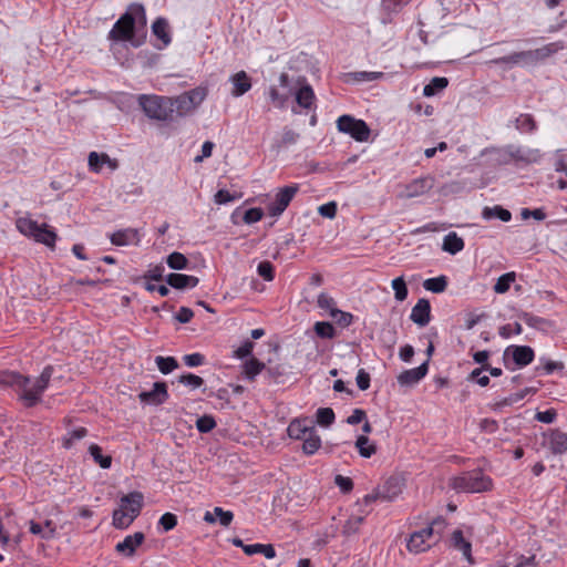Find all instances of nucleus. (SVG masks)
Here are the masks:
<instances>
[{"instance_id":"obj_16","label":"nucleus","mask_w":567,"mask_h":567,"mask_svg":"<svg viewBox=\"0 0 567 567\" xmlns=\"http://www.w3.org/2000/svg\"><path fill=\"white\" fill-rule=\"evenodd\" d=\"M410 319L420 327L426 326L431 320V305L426 299H420L412 308Z\"/></svg>"},{"instance_id":"obj_5","label":"nucleus","mask_w":567,"mask_h":567,"mask_svg":"<svg viewBox=\"0 0 567 567\" xmlns=\"http://www.w3.org/2000/svg\"><path fill=\"white\" fill-rule=\"evenodd\" d=\"M450 486L456 492L483 493L492 489L493 481L481 470H474L453 477Z\"/></svg>"},{"instance_id":"obj_39","label":"nucleus","mask_w":567,"mask_h":567,"mask_svg":"<svg viewBox=\"0 0 567 567\" xmlns=\"http://www.w3.org/2000/svg\"><path fill=\"white\" fill-rule=\"evenodd\" d=\"M313 330L318 337L322 339H333L336 337V329L332 323L328 321H318L313 326Z\"/></svg>"},{"instance_id":"obj_51","label":"nucleus","mask_w":567,"mask_h":567,"mask_svg":"<svg viewBox=\"0 0 567 567\" xmlns=\"http://www.w3.org/2000/svg\"><path fill=\"white\" fill-rule=\"evenodd\" d=\"M331 318L341 328H347V327L351 326L353 322V319H354L352 313L342 311L340 309H337L334 312H332Z\"/></svg>"},{"instance_id":"obj_30","label":"nucleus","mask_w":567,"mask_h":567,"mask_svg":"<svg viewBox=\"0 0 567 567\" xmlns=\"http://www.w3.org/2000/svg\"><path fill=\"white\" fill-rule=\"evenodd\" d=\"M355 447L360 456L364 458L371 457L377 452V446L371 443L367 435H359L355 441Z\"/></svg>"},{"instance_id":"obj_13","label":"nucleus","mask_w":567,"mask_h":567,"mask_svg":"<svg viewBox=\"0 0 567 567\" xmlns=\"http://www.w3.org/2000/svg\"><path fill=\"white\" fill-rule=\"evenodd\" d=\"M433 187V179L431 177H420L413 179L411 183L404 186V189L400 193L401 198H413L424 195Z\"/></svg>"},{"instance_id":"obj_31","label":"nucleus","mask_w":567,"mask_h":567,"mask_svg":"<svg viewBox=\"0 0 567 567\" xmlns=\"http://www.w3.org/2000/svg\"><path fill=\"white\" fill-rule=\"evenodd\" d=\"M244 553L248 556L255 554H262L266 558L270 559L276 556V551L272 545L252 544L244 547Z\"/></svg>"},{"instance_id":"obj_10","label":"nucleus","mask_w":567,"mask_h":567,"mask_svg":"<svg viewBox=\"0 0 567 567\" xmlns=\"http://www.w3.org/2000/svg\"><path fill=\"white\" fill-rule=\"evenodd\" d=\"M436 522H433L430 526L416 530L410 535L406 540V548L412 554L424 553L431 548V539L434 536V525Z\"/></svg>"},{"instance_id":"obj_23","label":"nucleus","mask_w":567,"mask_h":567,"mask_svg":"<svg viewBox=\"0 0 567 567\" xmlns=\"http://www.w3.org/2000/svg\"><path fill=\"white\" fill-rule=\"evenodd\" d=\"M152 32L158 40L162 41V45L158 47V49H163L171 43L172 38L169 34V25L165 18L159 17L153 22Z\"/></svg>"},{"instance_id":"obj_33","label":"nucleus","mask_w":567,"mask_h":567,"mask_svg":"<svg viewBox=\"0 0 567 567\" xmlns=\"http://www.w3.org/2000/svg\"><path fill=\"white\" fill-rule=\"evenodd\" d=\"M423 287L425 290L434 292V293H441L443 292L447 287V280L445 276H439L435 278H429L423 282Z\"/></svg>"},{"instance_id":"obj_46","label":"nucleus","mask_w":567,"mask_h":567,"mask_svg":"<svg viewBox=\"0 0 567 567\" xmlns=\"http://www.w3.org/2000/svg\"><path fill=\"white\" fill-rule=\"evenodd\" d=\"M483 216L487 219L496 217L502 221H509L512 218L511 212L501 206H495L494 208L486 207L483 212Z\"/></svg>"},{"instance_id":"obj_34","label":"nucleus","mask_w":567,"mask_h":567,"mask_svg":"<svg viewBox=\"0 0 567 567\" xmlns=\"http://www.w3.org/2000/svg\"><path fill=\"white\" fill-rule=\"evenodd\" d=\"M174 103V112L177 113V115L183 116L188 113H190L193 110V103L189 102V99L183 93L178 95L177 97L173 99Z\"/></svg>"},{"instance_id":"obj_50","label":"nucleus","mask_w":567,"mask_h":567,"mask_svg":"<svg viewBox=\"0 0 567 567\" xmlns=\"http://www.w3.org/2000/svg\"><path fill=\"white\" fill-rule=\"evenodd\" d=\"M392 288L398 301H404L408 297V288L403 277H398L392 280Z\"/></svg>"},{"instance_id":"obj_29","label":"nucleus","mask_w":567,"mask_h":567,"mask_svg":"<svg viewBox=\"0 0 567 567\" xmlns=\"http://www.w3.org/2000/svg\"><path fill=\"white\" fill-rule=\"evenodd\" d=\"M290 95H291V91L290 90H286L284 92H281L276 86H270L269 90H268L269 100L272 103V105L275 107H277V109H285L287 102L290 99Z\"/></svg>"},{"instance_id":"obj_18","label":"nucleus","mask_w":567,"mask_h":567,"mask_svg":"<svg viewBox=\"0 0 567 567\" xmlns=\"http://www.w3.org/2000/svg\"><path fill=\"white\" fill-rule=\"evenodd\" d=\"M115 246L137 245L141 240L138 230L135 228H125L113 233L110 237Z\"/></svg>"},{"instance_id":"obj_11","label":"nucleus","mask_w":567,"mask_h":567,"mask_svg":"<svg viewBox=\"0 0 567 567\" xmlns=\"http://www.w3.org/2000/svg\"><path fill=\"white\" fill-rule=\"evenodd\" d=\"M298 190L299 186L297 184L280 188L275 196V200L270 203L268 206L269 214L272 217L281 215L286 210V208L288 207V205L290 204V202L292 200Z\"/></svg>"},{"instance_id":"obj_19","label":"nucleus","mask_w":567,"mask_h":567,"mask_svg":"<svg viewBox=\"0 0 567 567\" xmlns=\"http://www.w3.org/2000/svg\"><path fill=\"white\" fill-rule=\"evenodd\" d=\"M547 444L554 454H563L567 451V433L555 429L546 435Z\"/></svg>"},{"instance_id":"obj_2","label":"nucleus","mask_w":567,"mask_h":567,"mask_svg":"<svg viewBox=\"0 0 567 567\" xmlns=\"http://www.w3.org/2000/svg\"><path fill=\"white\" fill-rule=\"evenodd\" d=\"M136 23L146 25V12L142 4L132 3L127 11L114 23L107 39L112 41H127L135 48L140 47L142 42L134 39Z\"/></svg>"},{"instance_id":"obj_59","label":"nucleus","mask_w":567,"mask_h":567,"mask_svg":"<svg viewBox=\"0 0 567 567\" xmlns=\"http://www.w3.org/2000/svg\"><path fill=\"white\" fill-rule=\"evenodd\" d=\"M178 382L188 385L193 389H197L204 384L203 378L193 373H186L178 378Z\"/></svg>"},{"instance_id":"obj_42","label":"nucleus","mask_w":567,"mask_h":567,"mask_svg":"<svg viewBox=\"0 0 567 567\" xmlns=\"http://www.w3.org/2000/svg\"><path fill=\"white\" fill-rule=\"evenodd\" d=\"M515 272H506L502 275L494 285L496 293H505L509 290L511 285L515 281Z\"/></svg>"},{"instance_id":"obj_8","label":"nucleus","mask_w":567,"mask_h":567,"mask_svg":"<svg viewBox=\"0 0 567 567\" xmlns=\"http://www.w3.org/2000/svg\"><path fill=\"white\" fill-rule=\"evenodd\" d=\"M402 492L400 481L398 478H389L382 486H379L373 493L363 497L362 502L369 506L375 501L392 502Z\"/></svg>"},{"instance_id":"obj_37","label":"nucleus","mask_w":567,"mask_h":567,"mask_svg":"<svg viewBox=\"0 0 567 567\" xmlns=\"http://www.w3.org/2000/svg\"><path fill=\"white\" fill-rule=\"evenodd\" d=\"M155 363L163 374H168L178 368V362L174 357L158 355L155 358Z\"/></svg>"},{"instance_id":"obj_1","label":"nucleus","mask_w":567,"mask_h":567,"mask_svg":"<svg viewBox=\"0 0 567 567\" xmlns=\"http://www.w3.org/2000/svg\"><path fill=\"white\" fill-rule=\"evenodd\" d=\"M53 368L48 365L41 374L31 382L30 378L16 371H0V386L12 388L19 393L20 399L27 408H32L41 401L43 392L49 386Z\"/></svg>"},{"instance_id":"obj_15","label":"nucleus","mask_w":567,"mask_h":567,"mask_svg":"<svg viewBox=\"0 0 567 567\" xmlns=\"http://www.w3.org/2000/svg\"><path fill=\"white\" fill-rule=\"evenodd\" d=\"M313 430V421L308 417H303L291 421L288 425L287 432L289 437L302 441L307 435H311V431Z\"/></svg>"},{"instance_id":"obj_63","label":"nucleus","mask_w":567,"mask_h":567,"mask_svg":"<svg viewBox=\"0 0 567 567\" xmlns=\"http://www.w3.org/2000/svg\"><path fill=\"white\" fill-rule=\"evenodd\" d=\"M336 485L340 488L342 493H349L353 488V482L350 477H346L342 475H337L334 477Z\"/></svg>"},{"instance_id":"obj_52","label":"nucleus","mask_w":567,"mask_h":567,"mask_svg":"<svg viewBox=\"0 0 567 567\" xmlns=\"http://www.w3.org/2000/svg\"><path fill=\"white\" fill-rule=\"evenodd\" d=\"M86 434L87 430L85 427H79L69 432L68 436L63 439V446L65 449H71L75 441L82 440Z\"/></svg>"},{"instance_id":"obj_43","label":"nucleus","mask_w":567,"mask_h":567,"mask_svg":"<svg viewBox=\"0 0 567 567\" xmlns=\"http://www.w3.org/2000/svg\"><path fill=\"white\" fill-rule=\"evenodd\" d=\"M317 305L320 309L328 311L330 317L338 309L337 301L327 292L319 293Z\"/></svg>"},{"instance_id":"obj_12","label":"nucleus","mask_w":567,"mask_h":567,"mask_svg":"<svg viewBox=\"0 0 567 567\" xmlns=\"http://www.w3.org/2000/svg\"><path fill=\"white\" fill-rule=\"evenodd\" d=\"M293 94L295 100L300 107L305 110H312L316 107V94L305 78H298L297 90Z\"/></svg>"},{"instance_id":"obj_49","label":"nucleus","mask_w":567,"mask_h":567,"mask_svg":"<svg viewBox=\"0 0 567 567\" xmlns=\"http://www.w3.org/2000/svg\"><path fill=\"white\" fill-rule=\"evenodd\" d=\"M334 412L331 408H320L317 410V422L322 426H329L334 422Z\"/></svg>"},{"instance_id":"obj_38","label":"nucleus","mask_w":567,"mask_h":567,"mask_svg":"<svg viewBox=\"0 0 567 567\" xmlns=\"http://www.w3.org/2000/svg\"><path fill=\"white\" fill-rule=\"evenodd\" d=\"M512 156L517 161L535 163L540 158V153L538 150L517 148L515 152L512 153Z\"/></svg>"},{"instance_id":"obj_22","label":"nucleus","mask_w":567,"mask_h":567,"mask_svg":"<svg viewBox=\"0 0 567 567\" xmlns=\"http://www.w3.org/2000/svg\"><path fill=\"white\" fill-rule=\"evenodd\" d=\"M509 350H512L513 360L518 367H525L534 360V350L528 346H512L506 352Z\"/></svg>"},{"instance_id":"obj_62","label":"nucleus","mask_w":567,"mask_h":567,"mask_svg":"<svg viewBox=\"0 0 567 567\" xmlns=\"http://www.w3.org/2000/svg\"><path fill=\"white\" fill-rule=\"evenodd\" d=\"M264 216V212L260 208H249L245 212L244 221L246 224H254L259 221Z\"/></svg>"},{"instance_id":"obj_35","label":"nucleus","mask_w":567,"mask_h":567,"mask_svg":"<svg viewBox=\"0 0 567 567\" xmlns=\"http://www.w3.org/2000/svg\"><path fill=\"white\" fill-rule=\"evenodd\" d=\"M449 84L446 78H433L429 84H426L423 89V94L425 96H433L440 91L444 90Z\"/></svg>"},{"instance_id":"obj_26","label":"nucleus","mask_w":567,"mask_h":567,"mask_svg":"<svg viewBox=\"0 0 567 567\" xmlns=\"http://www.w3.org/2000/svg\"><path fill=\"white\" fill-rule=\"evenodd\" d=\"M218 517L219 523L224 527H228L234 518V514L230 511H224L221 507H215L214 512H206L204 520L209 524H214Z\"/></svg>"},{"instance_id":"obj_17","label":"nucleus","mask_w":567,"mask_h":567,"mask_svg":"<svg viewBox=\"0 0 567 567\" xmlns=\"http://www.w3.org/2000/svg\"><path fill=\"white\" fill-rule=\"evenodd\" d=\"M429 371V360L423 362L420 367L405 370L398 377V382L401 385H412L422 380Z\"/></svg>"},{"instance_id":"obj_60","label":"nucleus","mask_w":567,"mask_h":567,"mask_svg":"<svg viewBox=\"0 0 567 567\" xmlns=\"http://www.w3.org/2000/svg\"><path fill=\"white\" fill-rule=\"evenodd\" d=\"M159 527L163 532H169L177 525V517L172 513H165L158 520Z\"/></svg>"},{"instance_id":"obj_45","label":"nucleus","mask_w":567,"mask_h":567,"mask_svg":"<svg viewBox=\"0 0 567 567\" xmlns=\"http://www.w3.org/2000/svg\"><path fill=\"white\" fill-rule=\"evenodd\" d=\"M347 81H355V82H369L374 81L383 76L382 72H354L348 73Z\"/></svg>"},{"instance_id":"obj_53","label":"nucleus","mask_w":567,"mask_h":567,"mask_svg":"<svg viewBox=\"0 0 567 567\" xmlns=\"http://www.w3.org/2000/svg\"><path fill=\"white\" fill-rule=\"evenodd\" d=\"M364 516H351L343 525V533L346 535H352L359 530L360 525L363 523Z\"/></svg>"},{"instance_id":"obj_21","label":"nucleus","mask_w":567,"mask_h":567,"mask_svg":"<svg viewBox=\"0 0 567 567\" xmlns=\"http://www.w3.org/2000/svg\"><path fill=\"white\" fill-rule=\"evenodd\" d=\"M165 280L171 287L175 289L194 288L199 282V279L195 276L175 272L167 275Z\"/></svg>"},{"instance_id":"obj_61","label":"nucleus","mask_w":567,"mask_h":567,"mask_svg":"<svg viewBox=\"0 0 567 567\" xmlns=\"http://www.w3.org/2000/svg\"><path fill=\"white\" fill-rule=\"evenodd\" d=\"M299 138V134L295 131L285 127L281 134L280 143L277 145L278 147L295 144Z\"/></svg>"},{"instance_id":"obj_7","label":"nucleus","mask_w":567,"mask_h":567,"mask_svg":"<svg viewBox=\"0 0 567 567\" xmlns=\"http://www.w3.org/2000/svg\"><path fill=\"white\" fill-rule=\"evenodd\" d=\"M337 127L357 142H367L371 134L370 127L363 120H358L351 115H341L337 120Z\"/></svg>"},{"instance_id":"obj_58","label":"nucleus","mask_w":567,"mask_h":567,"mask_svg":"<svg viewBox=\"0 0 567 567\" xmlns=\"http://www.w3.org/2000/svg\"><path fill=\"white\" fill-rule=\"evenodd\" d=\"M216 426V422L210 415H203L196 421V427L200 433H208Z\"/></svg>"},{"instance_id":"obj_20","label":"nucleus","mask_w":567,"mask_h":567,"mask_svg":"<svg viewBox=\"0 0 567 567\" xmlns=\"http://www.w3.org/2000/svg\"><path fill=\"white\" fill-rule=\"evenodd\" d=\"M229 81L233 84L231 95L235 97L244 95L251 89V80L245 71L235 73Z\"/></svg>"},{"instance_id":"obj_32","label":"nucleus","mask_w":567,"mask_h":567,"mask_svg":"<svg viewBox=\"0 0 567 567\" xmlns=\"http://www.w3.org/2000/svg\"><path fill=\"white\" fill-rule=\"evenodd\" d=\"M302 451L307 455L315 454L321 446V439L317 434L316 429L311 431V435H307L306 439L302 440Z\"/></svg>"},{"instance_id":"obj_28","label":"nucleus","mask_w":567,"mask_h":567,"mask_svg":"<svg viewBox=\"0 0 567 567\" xmlns=\"http://www.w3.org/2000/svg\"><path fill=\"white\" fill-rule=\"evenodd\" d=\"M464 248V240L454 231L449 233L444 239L442 249L451 255H456Z\"/></svg>"},{"instance_id":"obj_3","label":"nucleus","mask_w":567,"mask_h":567,"mask_svg":"<svg viewBox=\"0 0 567 567\" xmlns=\"http://www.w3.org/2000/svg\"><path fill=\"white\" fill-rule=\"evenodd\" d=\"M144 496L141 492H131L120 499V507L113 512V526L117 529L127 528L140 515Z\"/></svg>"},{"instance_id":"obj_41","label":"nucleus","mask_w":567,"mask_h":567,"mask_svg":"<svg viewBox=\"0 0 567 567\" xmlns=\"http://www.w3.org/2000/svg\"><path fill=\"white\" fill-rule=\"evenodd\" d=\"M166 262L174 270H183L188 266V259L181 252L174 251L167 256Z\"/></svg>"},{"instance_id":"obj_9","label":"nucleus","mask_w":567,"mask_h":567,"mask_svg":"<svg viewBox=\"0 0 567 567\" xmlns=\"http://www.w3.org/2000/svg\"><path fill=\"white\" fill-rule=\"evenodd\" d=\"M563 49L564 44L557 41L550 42L535 50L523 51L524 66H535L543 63Z\"/></svg>"},{"instance_id":"obj_36","label":"nucleus","mask_w":567,"mask_h":567,"mask_svg":"<svg viewBox=\"0 0 567 567\" xmlns=\"http://www.w3.org/2000/svg\"><path fill=\"white\" fill-rule=\"evenodd\" d=\"M515 127L523 133H530L536 130V122L530 114H520L515 120Z\"/></svg>"},{"instance_id":"obj_64","label":"nucleus","mask_w":567,"mask_h":567,"mask_svg":"<svg viewBox=\"0 0 567 567\" xmlns=\"http://www.w3.org/2000/svg\"><path fill=\"white\" fill-rule=\"evenodd\" d=\"M183 361L187 367L194 368L202 365L205 361V357L198 352L186 354L183 357Z\"/></svg>"},{"instance_id":"obj_47","label":"nucleus","mask_w":567,"mask_h":567,"mask_svg":"<svg viewBox=\"0 0 567 567\" xmlns=\"http://www.w3.org/2000/svg\"><path fill=\"white\" fill-rule=\"evenodd\" d=\"M491 62L494 64H508L511 66H513V65L524 66L523 51L514 52L509 55L494 59Z\"/></svg>"},{"instance_id":"obj_55","label":"nucleus","mask_w":567,"mask_h":567,"mask_svg":"<svg viewBox=\"0 0 567 567\" xmlns=\"http://www.w3.org/2000/svg\"><path fill=\"white\" fill-rule=\"evenodd\" d=\"M410 0H382V9L389 13H398Z\"/></svg>"},{"instance_id":"obj_6","label":"nucleus","mask_w":567,"mask_h":567,"mask_svg":"<svg viewBox=\"0 0 567 567\" xmlns=\"http://www.w3.org/2000/svg\"><path fill=\"white\" fill-rule=\"evenodd\" d=\"M16 226L22 235L50 248H54L58 235L47 224H39L29 217H20L17 219Z\"/></svg>"},{"instance_id":"obj_57","label":"nucleus","mask_w":567,"mask_h":567,"mask_svg":"<svg viewBox=\"0 0 567 567\" xmlns=\"http://www.w3.org/2000/svg\"><path fill=\"white\" fill-rule=\"evenodd\" d=\"M257 272L260 277H262L267 281H272L275 278L274 266L268 260L259 262V265L257 267Z\"/></svg>"},{"instance_id":"obj_54","label":"nucleus","mask_w":567,"mask_h":567,"mask_svg":"<svg viewBox=\"0 0 567 567\" xmlns=\"http://www.w3.org/2000/svg\"><path fill=\"white\" fill-rule=\"evenodd\" d=\"M524 322L532 328L536 329H546L549 326V322L540 317L533 316L530 313H524L522 316Z\"/></svg>"},{"instance_id":"obj_4","label":"nucleus","mask_w":567,"mask_h":567,"mask_svg":"<svg viewBox=\"0 0 567 567\" xmlns=\"http://www.w3.org/2000/svg\"><path fill=\"white\" fill-rule=\"evenodd\" d=\"M138 104L145 115L156 121H169L174 114L172 97L142 94L138 96Z\"/></svg>"},{"instance_id":"obj_25","label":"nucleus","mask_w":567,"mask_h":567,"mask_svg":"<svg viewBox=\"0 0 567 567\" xmlns=\"http://www.w3.org/2000/svg\"><path fill=\"white\" fill-rule=\"evenodd\" d=\"M29 525L30 533L40 536L42 539H52L55 537L56 525L50 519H47L43 526L34 520H30Z\"/></svg>"},{"instance_id":"obj_56","label":"nucleus","mask_w":567,"mask_h":567,"mask_svg":"<svg viewBox=\"0 0 567 567\" xmlns=\"http://www.w3.org/2000/svg\"><path fill=\"white\" fill-rule=\"evenodd\" d=\"M189 102L193 103V107L196 109L206 97V90L203 87H196L184 93Z\"/></svg>"},{"instance_id":"obj_27","label":"nucleus","mask_w":567,"mask_h":567,"mask_svg":"<svg viewBox=\"0 0 567 567\" xmlns=\"http://www.w3.org/2000/svg\"><path fill=\"white\" fill-rule=\"evenodd\" d=\"M99 159H102L103 163L107 164L111 169L117 168V161L111 158L107 154L102 153L99 154L96 152H91L89 154V167L92 172L99 173L101 171V165H99Z\"/></svg>"},{"instance_id":"obj_40","label":"nucleus","mask_w":567,"mask_h":567,"mask_svg":"<svg viewBox=\"0 0 567 567\" xmlns=\"http://www.w3.org/2000/svg\"><path fill=\"white\" fill-rule=\"evenodd\" d=\"M89 452L102 468H109L112 463V458L109 455H102V449L96 444H91Z\"/></svg>"},{"instance_id":"obj_24","label":"nucleus","mask_w":567,"mask_h":567,"mask_svg":"<svg viewBox=\"0 0 567 567\" xmlns=\"http://www.w3.org/2000/svg\"><path fill=\"white\" fill-rule=\"evenodd\" d=\"M144 540V534L142 532H136L133 535H128L124 538L123 542L116 545V550L118 553L125 554L126 556H132L137 546H140Z\"/></svg>"},{"instance_id":"obj_14","label":"nucleus","mask_w":567,"mask_h":567,"mask_svg":"<svg viewBox=\"0 0 567 567\" xmlns=\"http://www.w3.org/2000/svg\"><path fill=\"white\" fill-rule=\"evenodd\" d=\"M168 398L167 386L165 382H155L151 391H143L138 394V399L143 403L159 405Z\"/></svg>"},{"instance_id":"obj_44","label":"nucleus","mask_w":567,"mask_h":567,"mask_svg":"<svg viewBox=\"0 0 567 567\" xmlns=\"http://www.w3.org/2000/svg\"><path fill=\"white\" fill-rule=\"evenodd\" d=\"M533 392V389L526 388L519 392L508 395L504 398L499 402L496 403V408L502 409L504 406L513 405L520 402L528 393Z\"/></svg>"},{"instance_id":"obj_48","label":"nucleus","mask_w":567,"mask_h":567,"mask_svg":"<svg viewBox=\"0 0 567 567\" xmlns=\"http://www.w3.org/2000/svg\"><path fill=\"white\" fill-rule=\"evenodd\" d=\"M265 364L255 358H251L244 364V372L246 378L252 380L257 374L261 372Z\"/></svg>"}]
</instances>
